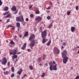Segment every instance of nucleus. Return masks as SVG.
<instances>
[{"instance_id": "nucleus-13", "label": "nucleus", "mask_w": 79, "mask_h": 79, "mask_svg": "<svg viewBox=\"0 0 79 79\" xmlns=\"http://www.w3.org/2000/svg\"><path fill=\"white\" fill-rule=\"evenodd\" d=\"M74 31H75V27H71V32H74Z\"/></svg>"}, {"instance_id": "nucleus-20", "label": "nucleus", "mask_w": 79, "mask_h": 79, "mask_svg": "<svg viewBox=\"0 0 79 79\" xmlns=\"http://www.w3.org/2000/svg\"><path fill=\"white\" fill-rule=\"evenodd\" d=\"M52 23H51L50 24L49 26L48 27V28H51L52 27Z\"/></svg>"}, {"instance_id": "nucleus-29", "label": "nucleus", "mask_w": 79, "mask_h": 79, "mask_svg": "<svg viewBox=\"0 0 79 79\" xmlns=\"http://www.w3.org/2000/svg\"><path fill=\"white\" fill-rule=\"evenodd\" d=\"M42 27H41L40 28V32H42Z\"/></svg>"}, {"instance_id": "nucleus-21", "label": "nucleus", "mask_w": 79, "mask_h": 79, "mask_svg": "<svg viewBox=\"0 0 79 79\" xmlns=\"http://www.w3.org/2000/svg\"><path fill=\"white\" fill-rule=\"evenodd\" d=\"M45 73H44L41 76V77H44L45 76Z\"/></svg>"}, {"instance_id": "nucleus-51", "label": "nucleus", "mask_w": 79, "mask_h": 79, "mask_svg": "<svg viewBox=\"0 0 79 79\" xmlns=\"http://www.w3.org/2000/svg\"><path fill=\"white\" fill-rule=\"evenodd\" d=\"M5 13H6V15H7V14H8V13H9V11H8L7 12H6Z\"/></svg>"}, {"instance_id": "nucleus-24", "label": "nucleus", "mask_w": 79, "mask_h": 79, "mask_svg": "<svg viewBox=\"0 0 79 79\" xmlns=\"http://www.w3.org/2000/svg\"><path fill=\"white\" fill-rule=\"evenodd\" d=\"M11 70L13 73L15 71V70H14V67H11Z\"/></svg>"}, {"instance_id": "nucleus-16", "label": "nucleus", "mask_w": 79, "mask_h": 79, "mask_svg": "<svg viewBox=\"0 0 79 79\" xmlns=\"http://www.w3.org/2000/svg\"><path fill=\"white\" fill-rule=\"evenodd\" d=\"M16 26L17 27H20V23H19L17 22L16 23Z\"/></svg>"}, {"instance_id": "nucleus-45", "label": "nucleus", "mask_w": 79, "mask_h": 79, "mask_svg": "<svg viewBox=\"0 0 79 79\" xmlns=\"http://www.w3.org/2000/svg\"><path fill=\"white\" fill-rule=\"evenodd\" d=\"M9 27H12L13 26L12 25H9Z\"/></svg>"}, {"instance_id": "nucleus-60", "label": "nucleus", "mask_w": 79, "mask_h": 79, "mask_svg": "<svg viewBox=\"0 0 79 79\" xmlns=\"http://www.w3.org/2000/svg\"><path fill=\"white\" fill-rule=\"evenodd\" d=\"M6 68H4L3 69V71H5V70L6 69Z\"/></svg>"}, {"instance_id": "nucleus-62", "label": "nucleus", "mask_w": 79, "mask_h": 79, "mask_svg": "<svg viewBox=\"0 0 79 79\" xmlns=\"http://www.w3.org/2000/svg\"><path fill=\"white\" fill-rule=\"evenodd\" d=\"M20 53H21L20 52H18L17 53V54H18V55H19V54Z\"/></svg>"}, {"instance_id": "nucleus-48", "label": "nucleus", "mask_w": 79, "mask_h": 79, "mask_svg": "<svg viewBox=\"0 0 79 79\" xmlns=\"http://www.w3.org/2000/svg\"><path fill=\"white\" fill-rule=\"evenodd\" d=\"M26 21H29V19L28 18H27L26 19Z\"/></svg>"}, {"instance_id": "nucleus-15", "label": "nucleus", "mask_w": 79, "mask_h": 79, "mask_svg": "<svg viewBox=\"0 0 79 79\" xmlns=\"http://www.w3.org/2000/svg\"><path fill=\"white\" fill-rule=\"evenodd\" d=\"M37 61L38 62H40L41 61H42V58L41 57H39Z\"/></svg>"}, {"instance_id": "nucleus-7", "label": "nucleus", "mask_w": 79, "mask_h": 79, "mask_svg": "<svg viewBox=\"0 0 79 79\" xmlns=\"http://www.w3.org/2000/svg\"><path fill=\"white\" fill-rule=\"evenodd\" d=\"M2 65H6V63H7V60H6V57H3L2 58Z\"/></svg>"}, {"instance_id": "nucleus-58", "label": "nucleus", "mask_w": 79, "mask_h": 79, "mask_svg": "<svg viewBox=\"0 0 79 79\" xmlns=\"http://www.w3.org/2000/svg\"><path fill=\"white\" fill-rule=\"evenodd\" d=\"M70 6H72L73 5V3H71L70 4Z\"/></svg>"}, {"instance_id": "nucleus-5", "label": "nucleus", "mask_w": 79, "mask_h": 79, "mask_svg": "<svg viewBox=\"0 0 79 79\" xmlns=\"http://www.w3.org/2000/svg\"><path fill=\"white\" fill-rule=\"evenodd\" d=\"M16 54V51L15 49L14 50V52L13 54V55H14L12 57V60H15V58L16 59L18 58L17 55H15Z\"/></svg>"}, {"instance_id": "nucleus-57", "label": "nucleus", "mask_w": 79, "mask_h": 79, "mask_svg": "<svg viewBox=\"0 0 79 79\" xmlns=\"http://www.w3.org/2000/svg\"><path fill=\"white\" fill-rule=\"evenodd\" d=\"M12 27L13 30H15V27L13 26Z\"/></svg>"}, {"instance_id": "nucleus-10", "label": "nucleus", "mask_w": 79, "mask_h": 79, "mask_svg": "<svg viewBox=\"0 0 79 79\" xmlns=\"http://www.w3.org/2000/svg\"><path fill=\"white\" fill-rule=\"evenodd\" d=\"M11 10L12 11H16L17 9L16 8V6H13L12 7V8L11 9Z\"/></svg>"}, {"instance_id": "nucleus-17", "label": "nucleus", "mask_w": 79, "mask_h": 79, "mask_svg": "<svg viewBox=\"0 0 79 79\" xmlns=\"http://www.w3.org/2000/svg\"><path fill=\"white\" fill-rule=\"evenodd\" d=\"M49 69L50 71H52L53 70V66L52 65H50Z\"/></svg>"}, {"instance_id": "nucleus-34", "label": "nucleus", "mask_w": 79, "mask_h": 79, "mask_svg": "<svg viewBox=\"0 0 79 79\" xmlns=\"http://www.w3.org/2000/svg\"><path fill=\"white\" fill-rule=\"evenodd\" d=\"M25 47L23 46V47L21 48V49L22 50H24V49H25Z\"/></svg>"}, {"instance_id": "nucleus-18", "label": "nucleus", "mask_w": 79, "mask_h": 79, "mask_svg": "<svg viewBox=\"0 0 79 79\" xmlns=\"http://www.w3.org/2000/svg\"><path fill=\"white\" fill-rule=\"evenodd\" d=\"M9 9V8H8V6H6L4 8V11H8V10Z\"/></svg>"}, {"instance_id": "nucleus-54", "label": "nucleus", "mask_w": 79, "mask_h": 79, "mask_svg": "<svg viewBox=\"0 0 79 79\" xmlns=\"http://www.w3.org/2000/svg\"><path fill=\"white\" fill-rule=\"evenodd\" d=\"M53 64H56V62L55 61H53Z\"/></svg>"}, {"instance_id": "nucleus-9", "label": "nucleus", "mask_w": 79, "mask_h": 79, "mask_svg": "<svg viewBox=\"0 0 79 79\" xmlns=\"http://www.w3.org/2000/svg\"><path fill=\"white\" fill-rule=\"evenodd\" d=\"M35 20L36 21H38V22H40L42 20V18H41V17L38 16L35 18Z\"/></svg>"}, {"instance_id": "nucleus-27", "label": "nucleus", "mask_w": 79, "mask_h": 79, "mask_svg": "<svg viewBox=\"0 0 79 79\" xmlns=\"http://www.w3.org/2000/svg\"><path fill=\"white\" fill-rule=\"evenodd\" d=\"M35 13L36 14H40V12L39 10H37L35 12Z\"/></svg>"}, {"instance_id": "nucleus-30", "label": "nucleus", "mask_w": 79, "mask_h": 79, "mask_svg": "<svg viewBox=\"0 0 79 79\" xmlns=\"http://www.w3.org/2000/svg\"><path fill=\"white\" fill-rule=\"evenodd\" d=\"M62 45H63V46H66V43L65 42H63V43L62 44Z\"/></svg>"}, {"instance_id": "nucleus-53", "label": "nucleus", "mask_w": 79, "mask_h": 79, "mask_svg": "<svg viewBox=\"0 0 79 79\" xmlns=\"http://www.w3.org/2000/svg\"><path fill=\"white\" fill-rule=\"evenodd\" d=\"M22 13H21V12H19V15H21Z\"/></svg>"}, {"instance_id": "nucleus-32", "label": "nucleus", "mask_w": 79, "mask_h": 79, "mask_svg": "<svg viewBox=\"0 0 79 79\" xmlns=\"http://www.w3.org/2000/svg\"><path fill=\"white\" fill-rule=\"evenodd\" d=\"M15 76V74L14 73H12L11 75V77H13Z\"/></svg>"}, {"instance_id": "nucleus-28", "label": "nucleus", "mask_w": 79, "mask_h": 79, "mask_svg": "<svg viewBox=\"0 0 79 79\" xmlns=\"http://www.w3.org/2000/svg\"><path fill=\"white\" fill-rule=\"evenodd\" d=\"M11 44H12V45H15V43H14V42H13V40L11 41Z\"/></svg>"}, {"instance_id": "nucleus-52", "label": "nucleus", "mask_w": 79, "mask_h": 79, "mask_svg": "<svg viewBox=\"0 0 79 79\" xmlns=\"http://www.w3.org/2000/svg\"><path fill=\"white\" fill-rule=\"evenodd\" d=\"M10 22V19H8L7 20V22H6V23H8V22Z\"/></svg>"}, {"instance_id": "nucleus-46", "label": "nucleus", "mask_w": 79, "mask_h": 79, "mask_svg": "<svg viewBox=\"0 0 79 79\" xmlns=\"http://www.w3.org/2000/svg\"><path fill=\"white\" fill-rule=\"evenodd\" d=\"M21 27H19V28H18L17 29L18 31H19V29H21Z\"/></svg>"}, {"instance_id": "nucleus-26", "label": "nucleus", "mask_w": 79, "mask_h": 79, "mask_svg": "<svg viewBox=\"0 0 79 79\" xmlns=\"http://www.w3.org/2000/svg\"><path fill=\"white\" fill-rule=\"evenodd\" d=\"M18 12V10H17L15 12H14V13H13V14H14V15H16V14H17Z\"/></svg>"}, {"instance_id": "nucleus-4", "label": "nucleus", "mask_w": 79, "mask_h": 79, "mask_svg": "<svg viewBox=\"0 0 79 79\" xmlns=\"http://www.w3.org/2000/svg\"><path fill=\"white\" fill-rule=\"evenodd\" d=\"M47 30H45L41 32V37L43 39V44H44L46 42V39H45V38H46V37L47 36Z\"/></svg>"}, {"instance_id": "nucleus-49", "label": "nucleus", "mask_w": 79, "mask_h": 79, "mask_svg": "<svg viewBox=\"0 0 79 79\" xmlns=\"http://www.w3.org/2000/svg\"><path fill=\"white\" fill-rule=\"evenodd\" d=\"M26 76H27V74H24L23 76V77H26Z\"/></svg>"}, {"instance_id": "nucleus-43", "label": "nucleus", "mask_w": 79, "mask_h": 79, "mask_svg": "<svg viewBox=\"0 0 79 79\" xmlns=\"http://www.w3.org/2000/svg\"><path fill=\"white\" fill-rule=\"evenodd\" d=\"M27 51L28 52H30L31 51V50L30 49H27Z\"/></svg>"}, {"instance_id": "nucleus-40", "label": "nucleus", "mask_w": 79, "mask_h": 79, "mask_svg": "<svg viewBox=\"0 0 79 79\" xmlns=\"http://www.w3.org/2000/svg\"><path fill=\"white\" fill-rule=\"evenodd\" d=\"M26 43H24L23 46L25 47H26Z\"/></svg>"}, {"instance_id": "nucleus-22", "label": "nucleus", "mask_w": 79, "mask_h": 79, "mask_svg": "<svg viewBox=\"0 0 79 79\" xmlns=\"http://www.w3.org/2000/svg\"><path fill=\"white\" fill-rule=\"evenodd\" d=\"M4 74H6V75H8V72L7 71H6V72H4Z\"/></svg>"}, {"instance_id": "nucleus-64", "label": "nucleus", "mask_w": 79, "mask_h": 79, "mask_svg": "<svg viewBox=\"0 0 79 79\" xmlns=\"http://www.w3.org/2000/svg\"><path fill=\"white\" fill-rule=\"evenodd\" d=\"M77 48H79V46H77Z\"/></svg>"}, {"instance_id": "nucleus-47", "label": "nucleus", "mask_w": 79, "mask_h": 79, "mask_svg": "<svg viewBox=\"0 0 79 79\" xmlns=\"http://www.w3.org/2000/svg\"><path fill=\"white\" fill-rule=\"evenodd\" d=\"M50 8H51V7L50 6H49V7H48L47 8V10H50Z\"/></svg>"}, {"instance_id": "nucleus-12", "label": "nucleus", "mask_w": 79, "mask_h": 79, "mask_svg": "<svg viewBox=\"0 0 79 79\" xmlns=\"http://www.w3.org/2000/svg\"><path fill=\"white\" fill-rule=\"evenodd\" d=\"M51 40L50 39L48 42L46 44V45H47V46H50V45L51 44Z\"/></svg>"}, {"instance_id": "nucleus-50", "label": "nucleus", "mask_w": 79, "mask_h": 79, "mask_svg": "<svg viewBox=\"0 0 79 79\" xmlns=\"http://www.w3.org/2000/svg\"><path fill=\"white\" fill-rule=\"evenodd\" d=\"M46 66H48V64L47 63H46L45 64Z\"/></svg>"}, {"instance_id": "nucleus-2", "label": "nucleus", "mask_w": 79, "mask_h": 79, "mask_svg": "<svg viewBox=\"0 0 79 79\" xmlns=\"http://www.w3.org/2000/svg\"><path fill=\"white\" fill-rule=\"evenodd\" d=\"M35 36L34 34H32L31 35L30 37L29 38V40L31 41L30 44H29V46L30 47L31 49H33V47L35 45Z\"/></svg>"}, {"instance_id": "nucleus-61", "label": "nucleus", "mask_w": 79, "mask_h": 79, "mask_svg": "<svg viewBox=\"0 0 79 79\" xmlns=\"http://www.w3.org/2000/svg\"><path fill=\"white\" fill-rule=\"evenodd\" d=\"M22 37V35H19V37Z\"/></svg>"}, {"instance_id": "nucleus-23", "label": "nucleus", "mask_w": 79, "mask_h": 79, "mask_svg": "<svg viewBox=\"0 0 79 79\" xmlns=\"http://www.w3.org/2000/svg\"><path fill=\"white\" fill-rule=\"evenodd\" d=\"M51 18V17L50 16H48L47 17V19H48V20H50Z\"/></svg>"}, {"instance_id": "nucleus-36", "label": "nucleus", "mask_w": 79, "mask_h": 79, "mask_svg": "<svg viewBox=\"0 0 79 79\" xmlns=\"http://www.w3.org/2000/svg\"><path fill=\"white\" fill-rule=\"evenodd\" d=\"M53 64V62H50L49 63V65L50 66V65H52Z\"/></svg>"}, {"instance_id": "nucleus-56", "label": "nucleus", "mask_w": 79, "mask_h": 79, "mask_svg": "<svg viewBox=\"0 0 79 79\" xmlns=\"http://www.w3.org/2000/svg\"><path fill=\"white\" fill-rule=\"evenodd\" d=\"M13 52H10V55H13Z\"/></svg>"}, {"instance_id": "nucleus-63", "label": "nucleus", "mask_w": 79, "mask_h": 79, "mask_svg": "<svg viewBox=\"0 0 79 79\" xmlns=\"http://www.w3.org/2000/svg\"><path fill=\"white\" fill-rule=\"evenodd\" d=\"M9 27H9V25H8L7 26V29H8L9 28Z\"/></svg>"}, {"instance_id": "nucleus-39", "label": "nucleus", "mask_w": 79, "mask_h": 79, "mask_svg": "<svg viewBox=\"0 0 79 79\" xmlns=\"http://www.w3.org/2000/svg\"><path fill=\"white\" fill-rule=\"evenodd\" d=\"M43 57L44 58H45V57H46V55H45L44 54H43Z\"/></svg>"}, {"instance_id": "nucleus-37", "label": "nucleus", "mask_w": 79, "mask_h": 79, "mask_svg": "<svg viewBox=\"0 0 79 79\" xmlns=\"http://www.w3.org/2000/svg\"><path fill=\"white\" fill-rule=\"evenodd\" d=\"M70 13H71V12H70V11L68 12H67V15H70Z\"/></svg>"}, {"instance_id": "nucleus-25", "label": "nucleus", "mask_w": 79, "mask_h": 79, "mask_svg": "<svg viewBox=\"0 0 79 79\" xmlns=\"http://www.w3.org/2000/svg\"><path fill=\"white\" fill-rule=\"evenodd\" d=\"M10 15L11 14L10 13H9L6 16V18H8V17H10Z\"/></svg>"}, {"instance_id": "nucleus-41", "label": "nucleus", "mask_w": 79, "mask_h": 79, "mask_svg": "<svg viewBox=\"0 0 79 79\" xmlns=\"http://www.w3.org/2000/svg\"><path fill=\"white\" fill-rule=\"evenodd\" d=\"M76 79H79V76H77L76 78H75Z\"/></svg>"}, {"instance_id": "nucleus-14", "label": "nucleus", "mask_w": 79, "mask_h": 79, "mask_svg": "<svg viewBox=\"0 0 79 79\" xmlns=\"http://www.w3.org/2000/svg\"><path fill=\"white\" fill-rule=\"evenodd\" d=\"M56 64H55V66H53V70H57V69L56 68Z\"/></svg>"}, {"instance_id": "nucleus-11", "label": "nucleus", "mask_w": 79, "mask_h": 79, "mask_svg": "<svg viewBox=\"0 0 79 79\" xmlns=\"http://www.w3.org/2000/svg\"><path fill=\"white\" fill-rule=\"evenodd\" d=\"M23 71V69H20L19 71L17 72V73L18 74H19V76L21 74V73H22V72Z\"/></svg>"}, {"instance_id": "nucleus-8", "label": "nucleus", "mask_w": 79, "mask_h": 79, "mask_svg": "<svg viewBox=\"0 0 79 79\" xmlns=\"http://www.w3.org/2000/svg\"><path fill=\"white\" fill-rule=\"evenodd\" d=\"M53 52L54 53H55L56 54H59L60 53V50L59 49L56 48V47H55L54 48Z\"/></svg>"}, {"instance_id": "nucleus-35", "label": "nucleus", "mask_w": 79, "mask_h": 79, "mask_svg": "<svg viewBox=\"0 0 79 79\" xmlns=\"http://www.w3.org/2000/svg\"><path fill=\"white\" fill-rule=\"evenodd\" d=\"M2 3H3V2L1 0H0V6H1L2 5Z\"/></svg>"}, {"instance_id": "nucleus-59", "label": "nucleus", "mask_w": 79, "mask_h": 79, "mask_svg": "<svg viewBox=\"0 0 79 79\" xmlns=\"http://www.w3.org/2000/svg\"><path fill=\"white\" fill-rule=\"evenodd\" d=\"M61 48V49H63V48H64V47H63V46H62Z\"/></svg>"}, {"instance_id": "nucleus-38", "label": "nucleus", "mask_w": 79, "mask_h": 79, "mask_svg": "<svg viewBox=\"0 0 79 79\" xmlns=\"http://www.w3.org/2000/svg\"><path fill=\"white\" fill-rule=\"evenodd\" d=\"M32 5H30L29 7V8L31 9L32 8Z\"/></svg>"}, {"instance_id": "nucleus-31", "label": "nucleus", "mask_w": 79, "mask_h": 79, "mask_svg": "<svg viewBox=\"0 0 79 79\" xmlns=\"http://www.w3.org/2000/svg\"><path fill=\"white\" fill-rule=\"evenodd\" d=\"M30 17L31 18H33L34 17V14H31L30 15Z\"/></svg>"}, {"instance_id": "nucleus-19", "label": "nucleus", "mask_w": 79, "mask_h": 79, "mask_svg": "<svg viewBox=\"0 0 79 79\" xmlns=\"http://www.w3.org/2000/svg\"><path fill=\"white\" fill-rule=\"evenodd\" d=\"M28 35V32L26 31L25 34H24V37H26Z\"/></svg>"}, {"instance_id": "nucleus-42", "label": "nucleus", "mask_w": 79, "mask_h": 79, "mask_svg": "<svg viewBox=\"0 0 79 79\" xmlns=\"http://www.w3.org/2000/svg\"><path fill=\"white\" fill-rule=\"evenodd\" d=\"M7 64L8 66H10V62H8L7 63Z\"/></svg>"}, {"instance_id": "nucleus-55", "label": "nucleus", "mask_w": 79, "mask_h": 79, "mask_svg": "<svg viewBox=\"0 0 79 79\" xmlns=\"http://www.w3.org/2000/svg\"><path fill=\"white\" fill-rule=\"evenodd\" d=\"M3 15H4V16H5V15H6V12L3 13Z\"/></svg>"}, {"instance_id": "nucleus-6", "label": "nucleus", "mask_w": 79, "mask_h": 79, "mask_svg": "<svg viewBox=\"0 0 79 79\" xmlns=\"http://www.w3.org/2000/svg\"><path fill=\"white\" fill-rule=\"evenodd\" d=\"M21 19L19 17H16V21L18 22H19L21 21V22H23L24 21V19H23V16L22 15H21Z\"/></svg>"}, {"instance_id": "nucleus-33", "label": "nucleus", "mask_w": 79, "mask_h": 79, "mask_svg": "<svg viewBox=\"0 0 79 79\" xmlns=\"http://www.w3.org/2000/svg\"><path fill=\"white\" fill-rule=\"evenodd\" d=\"M29 68L31 70H32V69H33V67L32 66L30 67Z\"/></svg>"}, {"instance_id": "nucleus-1", "label": "nucleus", "mask_w": 79, "mask_h": 79, "mask_svg": "<svg viewBox=\"0 0 79 79\" xmlns=\"http://www.w3.org/2000/svg\"><path fill=\"white\" fill-rule=\"evenodd\" d=\"M35 36L34 34H32L31 35L30 37L29 38V40L31 41L30 44H29V46L30 47L31 49H33V47L35 45Z\"/></svg>"}, {"instance_id": "nucleus-3", "label": "nucleus", "mask_w": 79, "mask_h": 79, "mask_svg": "<svg viewBox=\"0 0 79 79\" xmlns=\"http://www.w3.org/2000/svg\"><path fill=\"white\" fill-rule=\"evenodd\" d=\"M67 54V51L66 50H64L63 52L62 53V56L63 58V63L64 64H66V62L68 61V58L66 56Z\"/></svg>"}, {"instance_id": "nucleus-44", "label": "nucleus", "mask_w": 79, "mask_h": 79, "mask_svg": "<svg viewBox=\"0 0 79 79\" xmlns=\"http://www.w3.org/2000/svg\"><path fill=\"white\" fill-rule=\"evenodd\" d=\"M78 6H76V9L77 10H78Z\"/></svg>"}]
</instances>
